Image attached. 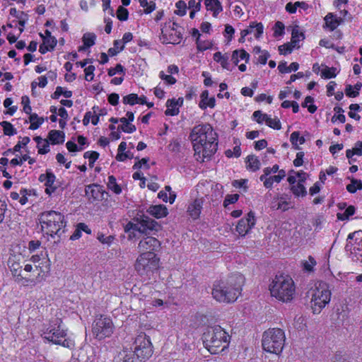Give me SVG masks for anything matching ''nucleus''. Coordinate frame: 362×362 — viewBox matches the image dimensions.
Returning <instances> with one entry per match:
<instances>
[{
	"label": "nucleus",
	"mask_w": 362,
	"mask_h": 362,
	"mask_svg": "<svg viewBox=\"0 0 362 362\" xmlns=\"http://www.w3.org/2000/svg\"><path fill=\"white\" fill-rule=\"evenodd\" d=\"M107 179V189L115 194H120L122 192V187L119 184H117L116 177L112 175H109Z\"/></svg>",
	"instance_id": "obj_30"
},
{
	"label": "nucleus",
	"mask_w": 362,
	"mask_h": 362,
	"mask_svg": "<svg viewBox=\"0 0 362 362\" xmlns=\"http://www.w3.org/2000/svg\"><path fill=\"white\" fill-rule=\"evenodd\" d=\"M56 175L50 169H47L45 173H42L38 177L40 182H44L45 187V192L48 196H52L58 189L59 185L56 184Z\"/></svg>",
	"instance_id": "obj_14"
},
{
	"label": "nucleus",
	"mask_w": 362,
	"mask_h": 362,
	"mask_svg": "<svg viewBox=\"0 0 362 362\" xmlns=\"http://www.w3.org/2000/svg\"><path fill=\"white\" fill-rule=\"evenodd\" d=\"M252 116L257 123L262 124L264 121H266L264 116H268V115L263 114L260 110H257L253 112Z\"/></svg>",
	"instance_id": "obj_62"
},
{
	"label": "nucleus",
	"mask_w": 362,
	"mask_h": 362,
	"mask_svg": "<svg viewBox=\"0 0 362 362\" xmlns=\"http://www.w3.org/2000/svg\"><path fill=\"white\" fill-rule=\"evenodd\" d=\"M29 121L30 125L29 129L31 130L37 129L44 122L45 119L43 117H40L36 113L30 114L29 117Z\"/></svg>",
	"instance_id": "obj_32"
},
{
	"label": "nucleus",
	"mask_w": 362,
	"mask_h": 362,
	"mask_svg": "<svg viewBox=\"0 0 362 362\" xmlns=\"http://www.w3.org/2000/svg\"><path fill=\"white\" fill-rule=\"evenodd\" d=\"M45 338L55 344L61 345L64 347L71 348L74 346V342L66 338V330L62 327L61 318H54L45 332Z\"/></svg>",
	"instance_id": "obj_6"
},
{
	"label": "nucleus",
	"mask_w": 362,
	"mask_h": 362,
	"mask_svg": "<svg viewBox=\"0 0 362 362\" xmlns=\"http://www.w3.org/2000/svg\"><path fill=\"white\" fill-rule=\"evenodd\" d=\"M96 35L93 33H86L83 35L82 41L85 46L90 48L95 44Z\"/></svg>",
	"instance_id": "obj_40"
},
{
	"label": "nucleus",
	"mask_w": 362,
	"mask_h": 362,
	"mask_svg": "<svg viewBox=\"0 0 362 362\" xmlns=\"http://www.w3.org/2000/svg\"><path fill=\"white\" fill-rule=\"evenodd\" d=\"M124 46L121 45L120 40H115L113 42V47H110L107 50V54L110 57L116 56L118 53L123 51Z\"/></svg>",
	"instance_id": "obj_36"
},
{
	"label": "nucleus",
	"mask_w": 362,
	"mask_h": 362,
	"mask_svg": "<svg viewBox=\"0 0 362 362\" xmlns=\"http://www.w3.org/2000/svg\"><path fill=\"white\" fill-rule=\"evenodd\" d=\"M159 78L163 80L165 85H174L177 82V79L172 74H165L163 71L159 72Z\"/></svg>",
	"instance_id": "obj_43"
},
{
	"label": "nucleus",
	"mask_w": 362,
	"mask_h": 362,
	"mask_svg": "<svg viewBox=\"0 0 362 362\" xmlns=\"http://www.w3.org/2000/svg\"><path fill=\"white\" fill-rule=\"evenodd\" d=\"M28 158L27 154L22 155L19 158H14L11 160L10 165L12 166L21 165L24 161H26Z\"/></svg>",
	"instance_id": "obj_61"
},
{
	"label": "nucleus",
	"mask_w": 362,
	"mask_h": 362,
	"mask_svg": "<svg viewBox=\"0 0 362 362\" xmlns=\"http://www.w3.org/2000/svg\"><path fill=\"white\" fill-rule=\"evenodd\" d=\"M38 83H37L35 81H33L31 83L32 89L35 88L37 86L40 88H45L47 84V78L45 76H41L38 77Z\"/></svg>",
	"instance_id": "obj_59"
},
{
	"label": "nucleus",
	"mask_w": 362,
	"mask_h": 362,
	"mask_svg": "<svg viewBox=\"0 0 362 362\" xmlns=\"http://www.w3.org/2000/svg\"><path fill=\"white\" fill-rule=\"evenodd\" d=\"M160 228V225L157 221L144 215L138 219L137 225H135L134 229L144 234H155L153 232H158Z\"/></svg>",
	"instance_id": "obj_13"
},
{
	"label": "nucleus",
	"mask_w": 362,
	"mask_h": 362,
	"mask_svg": "<svg viewBox=\"0 0 362 362\" xmlns=\"http://www.w3.org/2000/svg\"><path fill=\"white\" fill-rule=\"evenodd\" d=\"M134 351L139 362L145 361L153 354V346L149 337L144 332H140L134 341Z\"/></svg>",
	"instance_id": "obj_10"
},
{
	"label": "nucleus",
	"mask_w": 362,
	"mask_h": 362,
	"mask_svg": "<svg viewBox=\"0 0 362 362\" xmlns=\"http://www.w3.org/2000/svg\"><path fill=\"white\" fill-rule=\"evenodd\" d=\"M331 291L329 285L324 281L315 284V288L312 294L311 308L314 315H318L322 309L330 301Z\"/></svg>",
	"instance_id": "obj_7"
},
{
	"label": "nucleus",
	"mask_w": 362,
	"mask_h": 362,
	"mask_svg": "<svg viewBox=\"0 0 362 362\" xmlns=\"http://www.w3.org/2000/svg\"><path fill=\"white\" fill-rule=\"evenodd\" d=\"M8 267L17 283L35 286L46 279L50 272L51 262L47 252L33 255L25 259L21 253H10Z\"/></svg>",
	"instance_id": "obj_1"
},
{
	"label": "nucleus",
	"mask_w": 362,
	"mask_h": 362,
	"mask_svg": "<svg viewBox=\"0 0 362 362\" xmlns=\"http://www.w3.org/2000/svg\"><path fill=\"white\" fill-rule=\"evenodd\" d=\"M39 222L43 235L52 238H61L65 233L67 221L64 214L54 211H45L39 215Z\"/></svg>",
	"instance_id": "obj_3"
},
{
	"label": "nucleus",
	"mask_w": 362,
	"mask_h": 362,
	"mask_svg": "<svg viewBox=\"0 0 362 362\" xmlns=\"http://www.w3.org/2000/svg\"><path fill=\"white\" fill-rule=\"evenodd\" d=\"M95 70V68L93 65H89L87 67H85V69H84L85 79L87 81H91L93 80Z\"/></svg>",
	"instance_id": "obj_52"
},
{
	"label": "nucleus",
	"mask_w": 362,
	"mask_h": 362,
	"mask_svg": "<svg viewBox=\"0 0 362 362\" xmlns=\"http://www.w3.org/2000/svg\"><path fill=\"white\" fill-rule=\"evenodd\" d=\"M284 33V25L280 21H277L274 25V36L277 37L281 36Z\"/></svg>",
	"instance_id": "obj_57"
},
{
	"label": "nucleus",
	"mask_w": 362,
	"mask_h": 362,
	"mask_svg": "<svg viewBox=\"0 0 362 362\" xmlns=\"http://www.w3.org/2000/svg\"><path fill=\"white\" fill-rule=\"evenodd\" d=\"M99 153L95 151H88L84 153L83 158L88 159L89 166L93 168L95 161L99 158Z\"/></svg>",
	"instance_id": "obj_41"
},
{
	"label": "nucleus",
	"mask_w": 362,
	"mask_h": 362,
	"mask_svg": "<svg viewBox=\"0 0 362 362\" xmlns=\"http://www.w3.org/2000/svg\"><path fill=\"white\" fill-rule=\"evenodd\" d=\"M212 296L218 302L226 300V282L225 281L218 280L214 282Z\"/></svg>",
	"instance_id": "obj_19"
},
{
	"label": "nucleus",
	"mask_w": 362,
	"mask_h": 362,
	"mask_svg": "<svg viewBox=\"0 0 362 362\" xmlns=\"http://www.w3.org/2000/svg\"><path fill=\"white\" fill-rule=\"evenodd\" d=\"M246 168L251 171H257L260 168V161L255 155H249L245 159Z\"/></svg>",
	"instance_id": "obj_29"
},
{
	"label": "nucleus",
	"mask_w": 362,
	"mask_h": 362,
	"mask_svg": "<svg viewBox=\"0 0 362 362\" xmlns=\"http://www.w3.org/2000/svg\"><path fill=\"white\" fill-rule=\"evenodd\" d=\"M248 30H251V34L253 33L256 38H259L263 33L264 27L262 23L252 22L248 26Z\"/></svg>",
	"instance_id": "obj_35"
},
{
	"label": "nucleus",
	"mask_w": 362,
	"mask_h": 362,
	"mask_svg": "<svg viewBox=\"0 0 362 362\" xmlns=\"http://www.w3.org/2000/svg\"><path fill=\"white\" fill-rule=\"evenodd\" d=\"M316 264V261L312 256L308 257V260L303 262V269L307 272H312L313 267Z\"/></svg>",
	"instance_id": "obj_55"
},
{
	"label": "nucleus",
	"mask_w": 362,
	"mask_h": 362,
	"mask_svg": "<svg viewBox=\"0 0 362 362\" xmlns=\"http://www.w3.org/2000/svg\"><path fill=\"white\" fill-rule=\"evenodd\" d=\"M245 277L240 273L232 274L228 278V303L235 302L242 291Z\"/></svg>",
	"instance_id": "obj_11"
},
{
	"label": "nucleus",
	"mask_w": 362,
	"mask_h": 362,
	"mask_svg": "<svg viewBox=\"0 0 362 362\" xmlns=\"http://www.w3.org/2000/svg\"><path fill=\"white\" fill-rule=\"evenodd\" d=\"M337 74V69L335 67L329 68L328 66H325L321 73L322 77H324L325 78H335Z\"/></svg>",
	"instance_id": "obj_48"
},
{
	"label": "nucleus",
	"mask_w": 362,
	"mask_h": 362,
	"mask_svg": "<svg viewBox=\"0 0 362 362\" xmlns=\"http://www.w3.org/2000/svg\"><path fill=\"white\" fill-rule=\"evenodd\" d=\"M47 139L52 145L62 144L65 141V133L59 130H50L48 132Z\"/></svg>",
	"instance_id": "obj_23"
},
{
	"label": "nucleus",
	"mask_w": 362,
	"mask_h": 362,
	"mask_svg": "<svg viewBox=\"0 0 362 362\" xmlns=\"http://www.w3.org/2000/svg\"><path fill=\"white\" fill-rule=\"evenodd\" d=\"M214 60L220 63L223 68H226V57H224L221 52H217L214 54Z\"/></svg>",
	"instance_id": "obj_56"
},
{
	"label": "nucleus",
	"mask_w": 362,
	"mask_h": 362,
	"mask_svg": "<svg viewBox=\"0 0 362 362\" xmlns=\"http://www.w3.org/2000/svg\"><path fill=\"white\" fill-rule=\"evenodd\" d=\"M356 212L355 206L350 205L346 207L344 212L337 213V218L340 221H348L350 216H353Z\"/></svg>",
	"instance_id": "obj_34"
},
{
	"label": "nucleus",
	"mask_w": 362,
	"mask_h": 362,
	"mask_svg": "<svg viewBox=\"0 0 362 362\" xmlns=\"http://www.w3.org/2000/svg\"><path fill=\"white\" fill-rule=\"evenodd\" d=\"M133 158L134 154L130 151H127L124 153H117L115 158L119 162H124L127 159H132Z\"/></svg>",
	"instance_id": "obj_54"
},
{
	"label": "nucleus",
	"mask_w": 362,
	"mask_h": 362,
	"mask_svg": "<svg viewBox=\"0 0 362 362\" xmlns=\"http://www.w3.org/2000/svg\"><path fill=\"white\" fill-rule=\"evenodd\" d=\"M160 258L154 252H141L136 259L134 269L141 275L153 273L159 268Z\"/></svg>",
	"instance_id": "obj_8"
},
{
	"label": "nucleus",
	"mask_w": 362,
	"mask_h": 362,
	"mask_svg": "<svg viewBox=\"0 0 362 362\" xmlns=\"http://www.w3.org/2000/svg\"><path fill=\"white\" fill-rule=\"evenodd\" d=\"M166 107L165 115L167 116H175L180 112L178 101H176L175 98L168 99L167 100Z\"/></svg>",
	"instance_id": "obj_27"
},
{
	"label": "nucleus",
	"mask_w": 362,
	"mask_h": 362,
	"mask_svg": "<svg viewBox=\"0 0 362 362\" xmlns=\"http://www.w3.org/2000/svg\"><path fill=\"white\" fill-rule=\"evenodd\" d=\"M116 74H122L123 76L125 75V69L121 64H117L115 67L110 68L107 71L110 76H113Z\"/></svg>",
	"instance_id": "obj_49"
},
{
	"label": "nucleus",
	"mask_w": 362,
	"mask_h": 362,
	"mask_svg": "<svg viewBox=\"0 0 362 362\" xmlns=\"http://www.w3.org/2000/svg\"><path fill=\"white\" fill-rule=\"evenodd\" d=\"M204 4L207 11H212L214 17H216L223 10L221 2L218 0H205Z\"/></svg>",
	"instance_id": "obj_28"
},
{
	"label": "nucleus",
	"mask_w": 362,
	"mask_h": 362,
	"mask_svg": "<svg viewBox=\"0 0 362 362\" xmlns=\"http://www.w3.org/2000/svg\"><path fill=\"white\" fill-rule=\"evenodd\" d=\"M204 198H197L189 204L187 207V213L189 216L194 220L199 218L202 209L203 208Z\"/></svg>",
	"instance_id": "obj_20"
},
{
	"label": "nucleus",
	"mask_w": 362,
	"mask_h": 362,
	"mask_svg": "<svg viewBox=\"0 0 362 362\" xmlns=\"http://www.w3.org/2000/svg\"><path fill=\"white\" fill-rule=\"evenodd\" d=\"M147 213L156 218H161L167 216L168 211L164 205H151L147 209Z\"/></svg>",
	"instance_id": "obj_24"
},
{
	"label": "nucleus",
	"mask_w": 362,
	"mask_h": 362,
	"mask_svg": "<svg viewBox=\"0 0 362 362\" xmlns=\"http://www.w3.org/2000/svg\"><path fill=\"white\" fill-rule=\"evenodd\" d=\"M85 192L88 200L92 202L102 201L105 199L104 196L107 194L103 187L98 184L87 185L85 189Z\"/></svg>",
	"instance_id": "obj_16"
},
{
	"label": "nucleus",
	"mask_w": 362,
	"mask_h": 362,
	"mask_svg": "<svg viewBox=\"0 0 362 362\" xmlns=\"http://www.w3.org/2000/svg\"><path fill=\"white\" fill-rule=\"evenodd\" d=\"M284 332L279 328H270L262 334V346L264 351L279 355L285 344Z\"/></svg>",
	"instance_id": "obj_5"
},
{
	"label": "nucleus",
	"mask_w": 362,
	"mask_h": 362,
	"mask_svg": "<svg viewBox=\"0 0 362 362\" xmlns=\"http://www.w3.org/2000/svg\"><path fill=\"white\" fill-rule=\"evenodd\" d=\"M49 144H51L49 141L47 139H45L42 141V144L37 147L38 154L45 155L49 153L50 151Z\"/></svg>",
	"instance_id": "obj_50"
},
{
	"label": "nucleus",
	"mask_w": 362,
	"mask_h": 362,
	"mask_svg": "<svg viewBox=\"0 0 362 362\" xmlns=\"http://www.w3.org/2000/svg\"><path fill=\"white\" fill-rule=\"evenodd\" d=\"M197 48L200 52H204L212 47V43L209 40H203L201 37H197L196 40Z\"/></svg>",
	"instance_id": "obj_42"
},
{
	"label": "nucleus",
	"mask_w": 362,
	"mask_h": 362,
	"mask_svg": "<svg viewBox=\"0 0 362 362\" xmlns=\"http://www.w3.org/2000/svg\"><path fill=\"white\" fill-rule=\"evenodd\" d=\"M250 54L244 49L235 50L233 53L231 61L235 65H237L240 59L245 60V62L249 61Z\"/></svg>",
	"instance_id": "obj_31"
},
{
	"label": "nucleus",
	"mask_w": 362,
	"mask_h": 362,
	"mask_svg": "<svg viewBox=\"0 0 362 362\" xmlns=\"http://www.w3.org/2000/svg\"><path fill=\"white\" fill-rule=\"evenodd\" d=\"M117 362H139V359H136L134 351L124 349L118 355Z\"/></svg>",
	"instance_id": "obj_25"
},
{
	"label": "nucleus",
	"mask_w": 362,
	"mask_h": 362,
	"mask_svg": "<svg viewBox=\"0 0 362 362\" xmlns=\"http://www.w3.org/2000/svg\"><path fill=\"white\" fill-rule=\"evenodd\" d=\"M117 129L119 131H122L124 133L131 134V133L136 132V128L135 125L129 122L124 125H119L117 127Z\"/></svg>",
	"instance_id": "obj_53"
},
{
	"label": "nucleus",
	"mask_w": 362,
	"mask_h": 362,
	"mask_svg": "<svg viewBox=\"0 0 362 362\" xmlns=\"http://www.w3.org/2000/svg\"><path fill=\"white\" fill-rule=\"evenodd\" d=\"M269 290L272 296L288 303L293 299L295 293L294 282L288 276H276L269 286Z\"/></svg>",
	"instance_id": "obj_4"
},
{
	"label": "nucleus",
	"mask_w": 362,
	"mask_h": 362,
	"mask_svg": "<svg viewBox=\"0 0 362 362\" xmlns=\"http://www.w3.org/2000/svg\"><path fill=\"white\" fill-rule=\"evenodd\" d=\"M41 246V242L38 240H30L28 243V249L30 253H33L35 252L37 249Z\"/></svg>",
	"instance_id": "obj_60"
},
{
	"label": "nucleus",
	"mask_w": 362,
	"mask_h": 362,
	"mask_svg": "<svg viewBox=\"0 0 362 362\" xmlns=\"http://www.w3.org/2000/svg\"><path fill=\"white\" fill-rule=\"evenodd\" d=\"M119 94L116 93H112L108 95L107 101L110 105L116 106L119 103Z\"/></svg>",
	"instance_id": "obj_64"
},
{
	"label": "nucleus",
	"mask_w": 362,
	"mask_h": 362,
	"mask_svg": "<svg viewBox=\"0 0 362 362\" xmlns=\"http://www.w3.org/2000/svg\"><path fill=\"white\" fill-rule=\"evenodd\" d=\"M117 18L120 21H125L129 18V11L122 6H119L116 11Z\"/></svg>",
	"instance_id": "obj_47"
},
{
	"label": "nucleus",
	"mask_w": 362,
	"mask_h": 362,
	"mask_svg": "<svg viewBox=\"0 0 362 362\" xmlns=\"http://www.w3.org/2000/svg\"><path fill=\"white\" fill-rule=\"evenodd\" d=\"M266 118V124L271 128H273L274 129H280L281 128L280 120L276 117V118H271L269 115L268 116H264Z\"/></svg>",
	"instance_id": "obj_45"
},
{
	"label": "nucleus",
	"mask_w": 362,
	"mask_h": 362,
	"mask_svg": "<svg viewBox=\"0 0 362 362\" xmlns=\"http://www.w3.org/2000/svg\"><path fill=\"white\" fill-rule=\"evenodd\" d=\"M214 335L211 337V346L218 347L222 341H226V332L220 326L216 327L214 330Z\"/></svg>",
	"instance_id": "obj_21"
},
{
	"label": "nucleus",
	"mask_w": 362,
	"mask_h": 362,
	"mask_svg": "<svg viewBox=\"0 0 362 362\" xmlns=\"http://www.w3.org/2000/svg\"><path fill=\"white\" fill-rule=\"evenodd\" d=\"M0 126L3 128V132L4 135L6 136H13L16 134V129L14 128L13 125L8 122V121H3L0 122Z\"/></svg>",
	"instance_id": "obj_38"
},
{
	"label": "nucleus",
	"mask_w": 362,
	"mask_h": 362,
	"mask_svg": "<svg viewBox=\"0 0 362 362\" xmlns=\"http://www.w3.org/2000/svg\"><path fill=\"white\" fill-rule=\"evenodd\" d=\"M216 105V99L214 97L209 98V91L205 90L200 95V101L199 107L204 110L206 108H214Z\"/></svg>",
	"instance_id": "obj_22"
},
{
	"label": "nucleus",
	"mask_w": 362,
	"mask_h": 362,
	"mask_svg": "<svg viewBox=\"0 0 362 362\" xmlns=\"http://www.w3.org/2000/svg\"><path fill=\"white\" fill-rule=\"evenodd\" d=\"M197 160L204 162L210 158L218 147L217 134L209 124L195 126L190 134Z\"/></svg>",
	"instance_id": "obj_2"
},
{
	"label": "nucleus",
	"mask_w": 362,
	"mask_h": 362,
	"mask_svg": "<svg viewBox=\"0 0 362 362\" xmlns=\"http://www.w3.org/2000/svg\"><path fill=\"white\" fill-rule=\"evenodd\" d=\"M113 329L111 318H95L92 325L93 334L98 339L110 337Z\"/></svg>",
	"instance_id": "obj_12"
},
{
	"label": "nucleus",
	"mask_w": 362,
	"mask_h": 362,
	"mask_svg": "<svg viewBox=\"0 0 362 362\" xmlns=\"http://www.w3.org/2000/svg\"><path fill=\"white\" fill-rule=\"evenodd\" d=\"M291 190L296 197H305L307 194L306 188L303 183L298 182L296 185H292Z\"/></svg>",
	"instance_id": "obj_39"
},
{
	"label": "nucleus",
	"mask_w": 362,
	"mask_h": 362,
	"mask_svg": "<svg viewBox=\"0 0 362 362\" xmlns=\"http://www.w3.org/2000/svg\"><path fill=\"white\" fill-rule=\"evenodd\" d=\"M305 37L304 34L302 32H300L298 30V27L296 26L292 30L291 33V41L290 43H286L279 47V52L281 54H286V52H283V48L286 47V50L288 52H291L293 49L299 47L298 43L299 41L303 40Z\"/></svg>",
	"instance_id": "obj_17"
},
{
	"label": "nucleus",
	"mask_w": 362,
	"mask_h": 362,
	"mask_svg": "<svg viewBox=\"0 0 362 362\" xmlns=\"http://www.w3.org/2000/svg\"><path fill=\"white\" fill-rule=\"evenodd\" d=\"M289 203L286 201H280L276 203H272V207L276 209H281L283 211H287L290 207L288 206Z\"/></svg>",
	"instance_id": "obj_58"
},
{
	"label": "nucleus",
	"mask_w": 362,
	"mask_h": 362,
	"mask_svg": "<svg viewBox=\"0 0 362 362\" xmlns=\"http://www.w3.org/2000/svg\"><path fill=\"white\" fill-rule=\"evenodd\" d=\"M290 141L291 144L293 145L294 149L299 150L300 147L298 145V142H299V144H303L305 142V139L303 136H300L299 132H293L290 136Z\"/></svg>",
	"instance_id": "obj_33"
},
{
	"label": "nucleus",
	"mask_w": 362,
	"mask_h": 362,
	"mask_svg": "<svg viewBox=\"0 0 362 362\" xmlns=\"http://www.w3.org/2000/svg\"><path fill=\"white\" fill-rule=\"evenodd\" d=\"M184 28L176 22H165L161 28L160 40L163 44L178 45L183 39Z\"/></svg>",
	"instance_id": "obj_9"
},
{
	"label": "nucleus",
	"mask_w": 362,
	"mask_h": 362,
	"mask_svg": "<svg viewBox=\"0 0 362 362\" xmlns=\"http://www.w3.org/2000/svg\"><path fill=\"white\" fill-rule=\"evenodd\" d=\"M139 96L136 93H130L123 97L122 102L125 105H134L138 104Z\"/></svg>",
	"instance_id": "obj_44"
},
{
	"label": "nucleus",
	"mask_w": 362,
	"mask_h": 362,
	"mask_svg": "<svg viewBox=\"0 0 362 362\" xmlns=\"http://www.w3.org/2000/svg\"><path fill=\"white\" fill-rule=\"evenodd\" d=\"M97 239L101 244L110 247L116 240V238L112 235L106 236L104 233L99 232L97 234Z\"/></svg>",
	"instance_id": "obj_37"
},
{
	"label": "nucleus",
	"mask_w": 362,
	"mask_h": 362,
	"mask_svg": "<svg viewBox=\"0 0 362 362\" xmlns=\"http://www.w3.org/2000/svg\"><path fill=\"white\" fill-rule=\"evenodd\" d=\"M255 225V213L250 211L247 218H241L237 226L236 230L242 236L245 235L248 231Z\"/></svg>",
	"instance_id": "obj_18"
},
{
	"label": "nucleus",
	"mask_w": 362,
	"mask_h": 362,
	"mask_svg": "<svg viewBox=\"0 0 362 362\" xmlns=\"http://www.w3.org/2000/svg\"><path fill=\"white\" fill-rule=\"evenodd\" d=\"M175 7L177 10L175 11V13L180 16H184L187 13V4L182 1L180 0L175 3Z\"/></svg>",
	"instance_id": "obj_46"
},
{
	"label": "nucleus",
	"mask_w": 362,
	"mask_h": 362,
	"mask_svg": "<svg viewBox=\"0 0 362 362\" xmlns=\"http://www.w3.org/2000/svg\"><path fill=\"white\" fill-rule=\"evenodd\" d=\"M196 95H197V88L192 87V86L187 88V89L186 90V93H185L186 100H191L194 98H195Z\"/></svg>",
	"instance_id": "obj_63"
},
{
	"label": "nucleus",
	"mask_w": 362,
	"mask_h": 362,
	"mask_svg": "<svg viewBox=\"0 0 362 362\" xmlns=\"http://www.w3.org/2000/svg\"><path fill=\"white\" fill-rule=\"evenodd\" d=\"M40 36L42 37L43 43H45L52 49H54L57 44V40L55 37H52L49 38L44 37V35L42 33H40Z\"/></svg>",
	"instance_id": "obj_51"
},
{
	"label": "nucleus",
	"mask_w": 362,
	"mask_h": 362,
	"mask_svg": "<svg viewBox=\"0 0 362 362\" xmlns=\"http://www.w3.org/2000/svg\"><path fill=\"white\" fill-rule=\"evenodd\" d=\"M325 25L331 31L335 30L343 22L341 18H337L332 13H329L325 17Z\"/></svg>",
	"instance_id": "obj_26"
},
{
	"label": "nucleus",
	"mask_w": 362,
	"mask_h": 362,
	"mask_svg": "<svg viewBox=\"0 0 362 362\" xmlns=\"http://www.w3.org/2000/svg\"><path fill=\"white\" fill-rule=\"evenodd\" d=\"M138 247L142 252L156 253L160 250L161 243L156 238L146 236L139 241Z\"/></svg>",
	"instance_id": "obj_15"
}]
</instances>
